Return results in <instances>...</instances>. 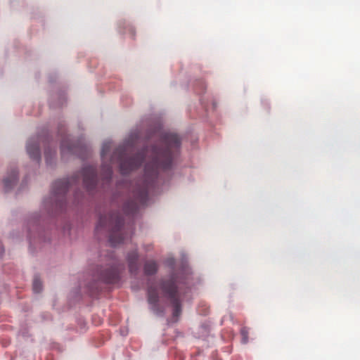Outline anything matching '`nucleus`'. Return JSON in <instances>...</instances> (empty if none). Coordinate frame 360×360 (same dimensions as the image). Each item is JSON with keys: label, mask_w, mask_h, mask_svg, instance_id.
<instances>
[{"label": "nucleus", "mask_w": 360, "mask_h": 360, "mask_svg": "<svg viewBox=\"0 0 360 360\" xmlns=\"http://www.w3.org/2000/svg\"><path fill=\"white\" fill-rule=\"evenodd\" d=\"M161 147L153 146L151 148V160L147 162L145 172L151 170L153 174H157L158 169H168L171 167L173 159L178 153L181 141L179 136H162Z\"/></svg>", "instance_id": "f257e3e1"}, {"label": "nucleus", "mask_w": 360, "mask_h": 360, "mask_svg": "<svg viewBox=\"0 0 360 360\" xmlns=\"http://www.w3.org/2000/svg\"><path fill=\"white\" fill-rule=\"evenodd\" d=\"M134 147L129 143L118 146L110 157V163L118 162L122 173H129L141 166L148 153V150L146 149L134 154Z\"/></svg>", "instance_id": "f03ea898"}, {"label": "nucleus", "mask_w": 360, "mask_h": 360, "mask_svg": "<svg viewBox=\"0 0 360 360\" xmlns=\"http://www.w3.org/2000/svg\"><path fill=\"white\" fill-rule=\"evenodd\" d=\"M109 231V242L112 246H116L126 239V232L123 228V218L118 212L110 213L109 215H101L96 227V231L102 230Z\"/></svg>", "instance_id": "7ed1b4c3"}, {"label": "nucleus", "mask_w": 360, "mask_h": 360, "mask_svg": "<svg viewBox=\"0 0 360 360\" xmlns=\"http://www.w3.org/2000/svg\"><path fill=\"white\" fill-rule=\"evenodd\" d=\"M162 292L172 307H173V316L178 317L181 314V293L174 278L163 281L161 283Z\"/></svg>", "instance_id": "20e7f679"}, {"label": "nucleus", "mask_w": 360, "mask_h": 360, "mask_svg": "<svg viewBox=\"0 0 360 360\" xmlns=\"http://www.w3.org/2000/svg\"><path fill=\"white\" fill-rule=\"evenodd\" d=\"M123 269L124 265L118 262L117 259L112 258L105 267L99 271L98 276L101 281L115 284L120 281V274Z\"/></svg>", "instance_id": "39448f33"}, {"label": "nucleus", "mask_w": 360, "mask_h": 360, "mask_svg": "<svg viewBox=\"0 0 360 360\" xmlns=\"http://www.w3.org/2000/svg\"><path fill=\"white\" fill-rule=\"evenodd\" d=\"M148 198V192L146 186L137 187L133 191V198L127 200L123 206V211L126 214H134L139 207L146 205Z\"/></svg>", "instance_id": "423d86ee"}, {"label": "nucleus", "mask_w": 360, "mask_h": 360, "mask_svg": "<svg viewBox=\"0 0 360 360\" xmlns=\"http://www.w3.org/2000/svg\"><path fill=\"white\" fill-rule=\"evenodd\" d=\"M76 181L77 179L75 177L70 179H59L55 181L53 187L54 196L56 198H62V200H59V202H57V206L62 207L65 194L68 191L69 188Z\"/></svg>", "instance_id": "0eeeda50"}, {"label": "nucleus", "mask_w": 360, "mask_h": 360, "mask_svg": "<svg viewBox=\"0 0 360 360\" xmlns=\"http://www.w3.org/2000/svg\"><path fill=\"white\" fill-rule=\"evenodd\" d=\"M83 183L87 191H93L97 184L96 169L93 166H87L82 169Z\"/></svg>", "instance_id": "6e6552de"}, {"label": "nucleus", "mask_w": 360, "mask_h": 360, "mask_svg": "<svg viewBox=\"0 0 360 360\" xmlns=\"http://www.w3.org/2000/svg\"><path fill=\"white\" fill-rule=\"evenodd\" d=\"M84 150V147L79 143H72L68 140H64L61 143V155L63 158L68 155L80 156Z\"/></svg>", "instance_id": "1a4fd4ad"}, {"label": "nucleus", "mask_w": 360, "mask_h": 360, "mask_svg": "<svg viewBox=\"0 0 360 360\" xmlns=\"http://www.w3.org/2000/svg\"><path fill=\"white\" fill-rule=\"evenodd\" d=\"M27 152L31 159L37 162L40 160L41 155L38 141L30 139L27 144Z\"/></svg>", "instance_id": "9d476101"}, {"label": "nucleus", "mask_w": 360, "mask_h": 360, "mask_svg": "<svg viewBox=\"0 0 360 360\" xmlns=\"http://www.w3.org/2000/svg\"><path fill=\"white\" fill-rule=\"evenodd\" d=\"M148 301L155 313L160 312L158 308L159 295L158 290L152 286H150L148 290Z\"/></svg>", "instance_id": "9b49d317"}, {"label": "nucleus", "mask_w": 360, "mask_h": 360, "mask_svg": "<svg viewBox=\"0 0 360 360\" xmlns=\"http://www.w3.org/2000/svg\"><path fill=\"white\" fill-rule=\"evenodd\" d=\"M138 258L139 255L136 250L132 251L128 254L127 261L129 264V269L131 274H136L139 269L138 266Z\"/></svg>", "instance_id": "f8f14e48"}, {"label": "nucleus", "mask_w": 360, "mask_h": 360, "mask_svg": "<svg viewBox=\"0 0 360 360\" xmlns=\"http://www.w3.org/2000/svg\"><path fill=\"white\" fill-rule=\"evenodd\" d=\"M18 172L15 170L12 171L11 174L4 179V190L9 191L16 183Z\"/></svg>", "instance_id": "ddd939ff"}, {"label": "nucleus", "mask_w": 360, "mask_h": 360, "mask_svg": "<svg viewBox=\"0 0 360 360\" xmlns=\"http://www.w3.org/2000/svg\"><path fill=\"white\" fill-rule=\"evenodd\" d=\"M112 169L111 165H107L103 167L102 181L103 184H108L112 179Z\"/></svg>", "instance_id": "4468645a"}, {"label": "nucleus", "mask_w": 360, "mask_h": 360, "mask_svg": "<svg viewBox=\"0 0 360 360\" xmlns=\"http://www.w3.org/2000/svg\"><path fill=\"white\" fill-rule=\"evenodd\" d=\"M158 271V264L155 261H147L144 265V272L146 275H153Z\"/></svg>", "instance_id": "2eb2a0df"}, {"label": "nucleus", "mask_w": 360, "mask_h": 360, "mask_svg": "<svg viewBox=\"0 0 360 360\" xmlns=\"http://www.w3.org/2000/svg\"><path fill=\"white\" fill-rule=\"evenodd\" d=\"M56 149L54 148L49 146L47 148L45 149L44 155L46 162L48 165L52 164V160L56 157Z\"/></svg>", "instance_id": "dca6fc26"}, {"label": "nucleus", "mask_w": 360, "mask_h": 360, "mask_svg": "<svg viewBox=\"0 0 360 360\" xmlns=\"http://www.w3.org/2000/svg\"><path fill=\"white\" fill-rule=\"evenodd\" d=\"M112 144L110 143H105L103 145L101 150V158L103 160H105L108 158V154L111 150Z\"/></svg>", "instance_id": "f3484780"}, {"label": "nucleus", "mask_w": 360, "mask_h": 360, "mask_svg": "<svg viewBox=\"0 0 360 360\" xmlns=\"http://www.w3.org/2000/svg\"><path fill=\"white\" fill-rule=\"evenodd\" d=\"M42 284L39 278H34L33 281V290L36 293H39L41 291Z\"/></svg>", "instance_id": "a211bd4d"}, {"label": "nucleus", "mask_w": 360, "mask_h": 360, "mask_svg": "<svg viewBox=\"0 0 360 360\" xmlns=\"http://www.w3.org/2000/svg\"><path fill=\"white\" fill-rule=\"evenodd\" d=\"M82 195V193L79 191V192H75V202L77 203H79V198Z\"/></svg>", "instance_id": "6ab92c4d"}, {"label": "nucleus", "mask_w": 360, "mask_h": 360, "mask_svg": "<svg viewBox=\"0 0 360 360\" xmlns=\"http://www.w3.org/2000/svg\"><path fill=\"white\" fill-rule=\"evenodd\" d=\"M160 129V124L158 125V127H157L156 129L154 131V133H156L158 134L157 135H163L162 133H160L159 131V129Z\"/></svg>", "instance_id": "aec40b11"}, {"label": "nucleus", "mask_w": 360, "mask_h": 360, "mask_svg": "<svg viewBox=\"0 0 360 360\" xmlns=\"http://www.w3.org/2000/svg\"><path fill=\"white\" fill-rule=\"evenodd\" d=\"M4 252V250L3 245H2L1 243H0V257L3 255Z\"/></svg>", "instance_id": "412c9836"}, {"label": "nucleus", "mask_w": 360, "mask_h": 360, "mask_svg": "<svg viewBox=\"0 0 360 360\" xmlns=\"http://www.w3.org/2000/svg\"><path fill=\"white\" fill-rule=\"evenodd\" d=\"M241 333H242V334H244V333H245V330H244V329H243V330H242V331H241Z\"/></svg>", "instance_id": "4be33fe9"}]
</instances>
